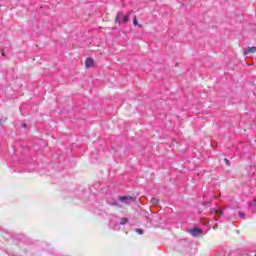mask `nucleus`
<instances>
[{"mask_svg": "<svg viewBox=\"0 0 256 256\" xmlns=\"http://www.w3.org/2000/svg\"><path fill=\"white\" fill-rule=\"evenodd\" d=\"M23 127H24V128L27 127V124H23Z\"/></svg>", "mask_w": 256, "mask_h": 256, "instance_id": "nucleus-15", "label": "nucleus"}, {"mask_svg": "<svg viewBox=\"0 0 256 256\" xmlns=\"http://www.w3.org/2000/svg\"><path fill=\"white\" fill-rule=\"evenodd\" d=\"M136 233H138V235H143V229L136 228Z\"/></svg>", "mask_w": 256, "mask_h": 256, "instance_id": "nucleus-11", "label": "nucleus"}, {"mask_svg": "<svg viewBox=\"0 0 256 256\" xmlns=\"http://www.w3.org/2000/svg\"><path fill=\"white\" fill-rule=\"evenodd\" d=\"M191 236L192 237H199V235H201L203 233V230L199 229V228H193L190 230Z\"/></svg>", "mask_w": 256, "mask_h": 256, "instance_id": "nucleus-4", "label": "nucleus"}, {"mask_svg": "<svg viewBox=\"0 0 256 256\" xmlns=\"http://www.w3.org/2000/svg\"><path fill=\"white\" fill-rule=\"evenodd\" d=\"M249 53H256V46L244 49V55H249Z\"/></svg>", "mask_w": 256, "mask_h": 256, "instance_id": "nucleus-5", "label": "nucleus"}, {"mask_svg": "<svg viewBox=\"0 0 256 256\" xmlns=\"http://www.w3.org/2000/svg\"><path fill=\"white\" fill-rule=\"evenodd\" d=\"M110 225H111L112 229H114L115 231L119 230V227L113 226V223H111Z\"/></svg>", "mask_w": 256, "mask_h": 256, "instance_id": "nucleus-13", "label": "nucleus"}, {"mask_svg": "<svg viewBox=\"0 0 256 256\" xmlns=\"http://www.w3.org/2000/svg\"><path fill=\"white\" fill-rule=\"evenodd\" d=\"M112 207L123 208V205H131V203H135V198L133 196H119L118 200H113L112 202H108Z\"/></svg>", "mask_w": 256, "mask_h": 256, "instance_id": "nucleus-1", "label": "nucleus"}, {"mask_svg": "<svg viewBox=\"0 0 256 256\" xmlns=\"http://www.w3.org/2000/svg\"><path fill=\"white\" fill-rule=\"evenodd\" d=\"M133 25L134 27H141V24L137 21V16H134Z\"/></svg>", "mask_w": 256, "mask_h": 256, "instance_id": "nucleus-8", "label": "nucleus"}, {"mask_svg": "<svg viewBox=\"0 0 256 256\" xmlns=\"http://www.w3.org/2000/svg\"><path fill=\"white\" fill-rule=\"evenodd\" d=\"M121 18H123V23H129V15H123V12H118L116 18H115V23H120Z\"/></svg>", "mask_w": 256, "mask_h": 256, "instance_id": "nucleus-3", "label": "nucleus"}, {"mask_svg": "<svg viewBox=\"0 0 256 256\" xmlns=\"http://www.w3.org/2000/svg\"><path fill=\"white\" fill-rule=\"evenodd\" d=\"M211 213L212 215L215 216V221H219V218H217V215L218 217H223V215H225L226 219H233V215L229 216V212L227 211V209L219 210L217 208H212Z\"/></svg>", "mask_w": 256, "mask_h": 256, "instance_id": "nucleus-2", "label": "nucleus"}, {"mask_svg": "<svg viewBox=\"0 0 256 256\" xmlns=\"http://www.w3.org/2000/svg\"><path fill=\"white\" fill-rule=\"evenodd\" d=\"M226 165H229V161L227 160V158L224 159Z\"/></svg>", "mask_w": 256, "mask_h": 256, "instance_id": "nucleus-14", "label": "nucleus"}, {"mask_svg": "<svg viewBox=\"0 0 256 256\" xmlns=\"http://www.w3.org/2000/svg\"><path fill=\"white\" fill-rule=\"evenodd\" d=\"M249 207H250V208L256 207V198H254V199L249 203Z\"/></svg>", "mask_w": 256, "mask_h": 256, "instance_id": "nucleus-10", "label": "nucleus"}, {"mask_svg": "<svg viewBox=\"0 0 256 256\" xmlns=\"http://www.w3.org/2000/svg\"><path fill=\"white\" fill-rule=\"evenodd\" d=\"M239 217H240V219H245V214L240 211V212H239Z\"/></svg>", "mask_w": 256, "mask_h": 256, "instance_id": "nucleus-12", "label": "nucleus"}, {"mask_svg": "<svg viewBox=\"0 0 256 256\" xmlns=\"http://www.w3.org/2000/svg\"><path fill=\"white\" fill-rule=\"evenodd\" d=\"M94 63H95V62L92 60V58H87L86 61H85V66H86L87 68L93 67Z\"/></svg>", "mask_w": 256, "mask_h": 256, "instance_id": "nucleus-6", "label": "nucleus"}, {"mask_svg": "<svg viewBox=\"0 0 256 256\" xmlns=\"http://www.w3.org/2000/svg\"><path fill=\"white\" fill-rule=\"evenodd\" d=\"M151 203H152V205H157V203H159V198L153 197L151 199Z\"/></svg>", "mask_w": 256, "mask_h": 256, "instance_id": "nucleus-9", "label": "nucleus"}, {"mask_svg": "<svg viewBox=\"0 0 256 256\" xmlns=\"http://www.w3.org/2000/svg\"><path fill=\"white\" fill-rule=\"evenodd\" d=\"M129 223V219L127 218H121L120 225H127Z\"/></svg>", "mask_w": 256, "mask_h": 256, "instance_id": "nucleus-7", "label": "nucleus"}]
</instances>
